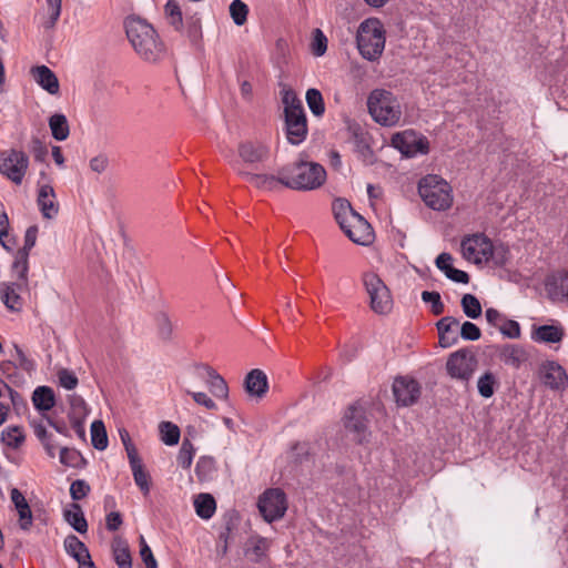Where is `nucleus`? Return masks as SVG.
<instances>
[{"instance_id":"obj_64","label":"nucleus","mask_w":568,"mask_h":568,"mask_svg":"<svg viewBox=\"0 0 568 568\" xmlns=\"http://www.w3.org/2000/svg\"><path fill=\"white\" fill-rule=\"evenodd\" d=\"M486 320L489 324L499 328V325L504 322L505 317L496 308H487L485 312Z\"/></svg>"},{"instance_id":"obj_50","label":"nucleus","mask_w":568,"mask_h":568,"mask_svg":"<svg viewBox=\"0 0 568 568\" xmlns=\"http://www.w3.org/2000/svg\"><path fill=\"white\" fill-rule=\"evenodd\" d=\"M311 50L316 57H322L327 50V38L321 29H315L313 31Z\"/></svg>"},{"instance_id":"obj_56","label":"nucleus","mask_w":568,"mask_h":568,"mask_svg":"<svg viewBox=\"0 0 568 568\" xmlns=\"http://www.w3.org/2000/svg\"><path fill=\"white\" fill-rule=\"evenodd\" d=\"M498 329L503 335L509 338H519L521 334L519 324L513 320L505 318Z\"/></svg>"},{"instance_id":"obj_47","label":"nucleus","mask_w":568,"mask_h":568,"mask_svg":"<svg viewBox=\"0 0 568 568\" xmlns=\"http://www.w3.org/2000/svg\"><path fill=\"white\" fill-rule=\"evenodd\" d=\"M462 307L464 313L470 318H477L481 315L480 302L473 294H465L462 297Z\"/></svg>"},{"instance_id":"obj_14","label":"nucleus","mask_w":568,"mask_h":568,"mask_svg":"<svg viewBox=\"0 0 568 568\" xmlns=\"http://www.w3.org/2000/svg\"><path fill=\"white\" fill-rule=\"evenodd\" d=\"M392 146L397 149L406 156H414L417 153L425 154L428 152V141L419 136L413 130H406L393 134L390 140Z\"/></svg>"},{"instance_id":"obj_34","label":"nucleus","mask_w":568,"mask_h":568,"mask_svg":"<svg viewBox=\"0 0 568 568\" xmlns=\"http://www.w3.org/2000/svg\"><path fill=\"white\" fill-rule=\"evenodd\" d=\"M49 128L57 141H64L70 134V126L65 115L55 113L49 119Z\"/></svg>"},{"instance_id":"obj_23","label":"nucleus","mask_w":568,"mask_h":568,"mask_svg":"<svg viewBox=\"0 0 568 568\" xmlns=\"http://www.w3.org/2000/svg\"><path fill=\"white\" fill-rule=\"evenodd\" d=\"M244 388L250 396L263 398L268 389L267 376L261 369H252L244 379Z\"/></svg>"},{"instance_id":"obj_35","label":"nucleus","mask_w":568,"mask_h":568,"mask_svg":"<svg viewBox=\"0 0 568 568\" xmlns=\"http://www.w3.org/2000/svg\"><path fill=\"white\" fill-rule=\"evenodd\" d=\"M33 405L40 410H49L54 406V394L50 387L40 386L32 395Z\"/></svg>"},{"instance_id":"obj_18","label":"nucleus","mask_w":568,"mask_h":568,"mask_svg":"<svg viewBox=\"0 0 568 568\" xmlns=\"http://www.w3.org/2000/svg\"><path fill=\"white\" fill-rule=\"evenodd\" d=\"M237 152L244 163L253 165L268 158L270 148L261 141H245L240 143Z\"/></svg>"},{"instance_id":"obj_12","label":"nucleus","mask_w":568,"mask_h":568,"mask_svg":"<svg viewBox=\"0 0 568 568\" xmlns=\"http://www.w3.org/2000/svg\"><path fill=\"white\" fill-rule=\"evenodd\" d=\"M477 368V359L468 349H459L450 354L446 362L447 374L457 381L468 383Z\"/></svg>"},{"instance_id":"obj_46","label":"nucleus","mask_w":568,"mask_h":568,"mask_svg":"<svg viewBox=\"0 0 568 568\" xmlns=\"http://www.w3.org/2000/svg\"><path fill=\"white\" fill-rule=\"evenodd\" d=\"M1 374L12 384L20 385L23 383V378L20 375V369L13 359H7L0 363Z\"/></svg>"},{"instance_id":"obj_17","label":"nucleus","mask_w":568,"mask_h":568,"mask_svg":"<svg viewBox=\"0 0 568 568\" xmlns=\"http://www.w3.org/2000/svg\"><path fill=\"white\" fill-rule=\"evenodd\" d=\"M37 204L42 216L47 220H52L59 214L60 205L51 184H39Z\"/></svg>"},{"instance_id":"obj_36","label":"nucleus","mask_w":568,"mask_h":568,"mask_svg":"<svg viewBox=\"0 0 568 568\" xmlns=\"http://www.w3.org/2000/svg\"><path fill=\"white\" fill-rule=\"evenodd\" d=\"M71 406L70 417L74 426H80L88 415V407L84 399L79 395H71L69 397Z\"/></svg>"},{"instance_id":"obj_15","label":"nucleus","mask_w":568,"mask_h":568,"mask_svg":"<svg viewBox=\"0 0 568 568\" xmlns=\"http://www.w3.org/2000/svg\"><path fill=\"white\" fill-rule=\"evenodd\" d=\"M393 394L400 406H409L417 402L420 395L419 384L408 377H397L393 383Z\"/></svg>"},{"instance_id":"obj_51","label":"nucleus","mask_w":568,"mask_h":568,"mask_svg":"<svg viewBox=\"0 0 568 568\" xmlns=\"http://www.w3.org/2000/svg\"><path fill=\"white\" fill-rule=\"evenodd\" d=\"M60 462L68 467H78L82 462V457L78 450L64 447L60 450Z\"/></svg>"},{"instance_id":"obj_33","label":"nucleus","mask_w":568,"mask_h":568,"mask_svg":"<svg viewBox=\"0 0 568 568\" xmlns=\"http://www.w3.org/2000/svg\"><path fill=\"white\" fill-rule=\"evenodd\" d=\"M196 515L203 519H210L216 509L215 499L210 494H200L194 499Z\"/></svg>"},{"instance_id":"obj_1","label":"nucleus","mask_w":568,"mask_h":568,"mask_svg":"<svg viewBox=\"0 0 568 568\" xmlns=\"http://www.w3.org/2000/svg\"><path fill=\"white\" fill-rule=\"evenodd\" d=\"M126 37L135 53L146 62L158 61L164 53V45L154 28L136 17L125 21Z\"/></svg>"},{"instance_id":"obj_31","label":"nucleus","mask_w":568,"mask_h":568,"mask_svg":"<svg viewBox=\"0 0 568 568\" xmlns=\"http://www.w3.org/2000/svg\"><path fill=\"white\" fill-rule=\"evenodd\" d=\"M500 359L514 368H518L527 359V353L518 345H506L499 354Z\"/></svg>"},{"instance_id":"obj_38","label":"nucleus","mask_w":568,"mask_h":568,"mask_svg":"<svg viewBox=\"0 0 568 568\" xmlns=\"http://www.w3.org/2000/svg\"><path fill=\"white\" fill-rule=\"evenodd\" d=\"M497 385V376L491 372H485L477 381L478 393L484 398H490Z\"/></svg>"},{"instance_id":"obj_9","label":"nucleus","mask_w":568,"mask_h":568,"mask_svg":"<svg viewBox=\"0 0 568 568\" xmlns=\"http://www.w3.org/2000/svg\"><path fill=\"white\" fill-rule=\"evenodd\" d=\"M462 256L469 263L481 265L490 261L494 253V244L483 233L466 235L460 242Z\"/></svg>"},{"instance_id":"obj_24","label":"nucleus","mask_w":568,"mask_h":568,"mask_svg":"<svg viewBox=\"0 0 568 568\" xmlns=\"http://www.w3.org/2000/svg\"><path fill=\"white\" fill-rule=\"evenodd\" d=\"M129 463L133 473V478L136 486L141 489L144 495L150 493L151 478L149 473L145 470L141 458L139 457L138 450L130 448Z\"/></svg>"},{"instance_id":"obj_28","label":"nucleus","mask_w":568,"mask_h":568,"mask_svg":"<svg viewBox=\"0 0 568 568\" xmlns=\"http://www.w3.org/2000/svg\"><path fill=\"white\" fill-rule=\"evenodd\" d=\"M459 325L458 320L446 316L440 318L436 326L439 335V344L442 347H450L457 342V327Z\"/></svg>"},{"instance_id":"obj_20","label":"nucleus","mask_w":568,"mask_h":568,"mask_svg":"<svg viewBox=\"0 0 568 568\" xmlns=\"http://www.w3.org/2000/svg\"><path fill=\"white\" fill-rule=\"evenodd\" d=\"M545 290L552 301L568 298V273L559 271L549 275L545 282Z\"/></svg>"},{"instance_id":"obj_5","label":"nucleus","mask_w":568,"mask_h":568,"mask_svg":"<svg viewBox=\"0 0 568 568\" xmlns=\"http://www.w3.org/2000/svg\"><path fill=\"white\" fill-rule=\"evenodd\" d=\"M357 48L363 58L375 61L385 48V30L376 18L366 19L357 30Z\"/></svg>"},{"instance_id":"obj_63","label":"nucleus","mask_w":568,"mask_h":568,"mask_svg":"<svg viewBox=\"0 0 568 568\" xmlns=\"http://www.w3.org/2000/svg\"><path fill=\"white\" fill-rule=\"evenodd\" d=\"M445 275L449 280L457 282V283H463V284H468L469 280H470L468 273H466L465 271L455 268L454 266L450 270H448V273H446Z\"/></svg>"},{"instance_id":"obj_25","label":"nucleus","mask_w":568,"mask_h":568,"mask_svg":"<svg viewBox=\"0 0 568 568\" xmlns=\"http://www.w3.org/2000/svg\"><path fill=\"white\" fill-rule=\"evenodd\" d=\"M197 369L206 375V384L213 396L219 399H226L229 397V387L225 379L213 367L200 365Z\"/></svg>"},{"instance_id":"obj_49","label":"nucleus","mask_w":568,"mask_h":568,"mask_svg":"<svg viewBox=\"0 0 568 568\" xmlns=\"http://www.w3.org/2000/svg\"><path fill=\"white\" fill-rule=\"evenodd\" d=\"M194 456L193 444L189 439H184L178 454V464L187 469L192 465Z\"/></svg>"},{"instance_id":"obj_37","label":"nucleus","mask_w":568,"mask_h":568,"mask_svg":"<svg viewBox=\"0 0 568 568\" xmlns=\"http://www.w3.org/2000/svg\"><path fill=\"white\" fill-rule=\"evenodd\" d=\"M564 337L562 328L554 325L539 326L535 332V338L545 343H558Z\"/></svg>"},{"instance_id":"obj_2","label":"nucleus","mask_w":568,"mask_h":568,"mask_svg":"<svg viewBox=\"0 0 568 568\" xmlns=\"http://www.w3.org/2000/svg\"><path fill=\"white\" fill-rule=\"evenodd\" d=\"M336 222L345 235L355 244L367 246L374 241V231L371 224L353 210L349 202L338 199L333 203Z\"/></svg>"},{"instance_id":"obj_6","label":"nucleus","mask_w":568,"mask_h":568,"mask_svg":"<svg viewBox=\"0 0 568 568\" xmlns=\"http://www.w3.org/2000/svg\"><path fill=\"white\" fill-rule=\"evenodd\" d=\"M418 193L424 203L433 210L445 211L453 204L452 186L436 174H428L419 181Z\"/></svg>"},{"instance_id":"obj_54","label":"nucleus","mask_w":568,"mask_h":568,"mask_svg":"<svg viewBox=\"0 0 568 568\" xmlns=\"http://www.w3.org/2000/svg\"><path fill=\"white\" fill-rule=\"evenodd\" d=\"M422 300L425 303L432 304L433 314L440 315L444 313V304L442 303L440 295L438 292L424 291L422 293Z\"/></svg>"},{"instance_id":"obj_52","label":"nucleus","mask_w":568,"mask_h":568,"mask_svg":"<svg viewBox=\"0 0 568 568\" xmlns=\"http://www.w3.org/2000/svg\"><path fill=\"white\" fill-rule=\"evenodd\" d=\"M62 0H47L48 19L43 22L45 28H52L58 21L61 13Z\"/></svg>"},{"instance_id":"obj_58","label":"nucleus","mask_w":568,"mask_h":568,"mask_svg":"<svg viewBox=\"0 0 568 568\" xmlns=\"http://www.w3.org/2000/svg\"><path fill=\"white\" fill-rule=\"evenodd\" d=\"M460 336L467 341H477L480 338V329L471 322H465L460 327Z\"/></svg>"},{"instance_id":"obj_22","label":"nucleus","mask_w":568,"mask_h":568,"mask_svg":"<svg viewBox=\"0 0 568 568\" xmlns=\"http://www.w3.org/2000/svg\"><path fill=\"white\" fill-rule=\"evenodd\" d=\"M22 282L3 283L0 287L1 301L11 312H20L23 306V300L19 291L27 288Z\"/></svg>"},{"instance_id":"obj_27","label":"nucleus","mask_w":568,"mask_h":568,"mask_svg":"<svg viewBox=\"0 0 568 568\" xmlns=\"http://www.w3.org/2000/svg\"><path fill=\"white\" fill-rule=\"evenodd\" d=\"M31 74L34 81L48 93L57 94L60 90V84L57 75L47 65H37L31 69Z\"/></svg>"},{"instance_id":"obj_11","label":"nucleus","mask_w":568,"mask_h":568,"mask_svg":"<svg viewBox=\"0 0 568 568\" xmlns=\"http://www.w3.org/2000/svg\"><path fill=\"white\" fill-rule=\"evenodd\" d=\"M29 168L28 155L19 150L9 149L0 152V173L11 182L20 185Z\"/></svg>"},{"instance_id":"obj_32","label":"nucleus","mask_w":568,"mask_h":568,"mask_svg":"<svg viewBox=\"0 0 568 568\" xmlns=\"http://www.w3.org/2000/svg\"><path fill=\"white\" fill-rule=\"evenodd\" d=\"M63 516L67 523L78 532H87L88 523L79 504H71L70 508L64 510Z\"/></svg>"},{"instance_id":"obj_10","label":"nucleus","mask_w":568,"mask_h":568,"mask_svg":"<svg viewBox=\"0 0 568 568\" xmlns=\"http://www.w3.org/2000/svg\"><path fill=\"white\" fill-rule=\"evenodd\" d=\"M287 507L286 494L281 488H268L257 499L258 511L268 524L282 519Z\"/></svg>"},{"instance_id":"obj_53","label":"nucleus","mask_w":568,"mask_h":568,"mask_svg":"<svg viewBox=\"0 0 568 568\" xmlns=\"http://www.w3.org/2000/svg\"><path fill=\"white\" fill-rule=\"evenodd\" d=\"M140 557L145 568H158V561L143 536H140Z\"/></svg>"},{"instance_id":"obj_62","label":"nucleus","mask_w":568,"mask_h":568,"mask_svg":"<svg viewBox=\"0 0 568 568\" xmlns=\"http://www.w3.org/2000/svg\"><path fill=\"white\" fill-rule=\"evenodd\" d=\"M436 266L444 273L453 267V256L449 253H440L436 258Z\"/></svg>"},{"instance_id":"obj_3","label":"nucleus","mask_w":568,"mask_h":568,"mask_svg":"<svg viewBox=\"0 0 568 568\" xmlns=\"http://www.w3.org/2000/svg\"><path fill=\"white\" fill-rule=\"evenodd\" d=\"M367 110L372 119L385 128L399 125L404 118L399 98L386 89H374L369 92Z\"/></svg>"},{"instance_id":"obj_21","label":"nucleus","mask_w":568,"mask_h":568,"mask_svg":"<svg viewBox=\"0 0 568 568\" xmlns=\"http://www.w3.org/2000/svg\"><path fill=\"white\" fill-rule=\"evenodd\" d=\"M10 499L18 513L19 527L24 531L29 530L33 524V516L26 497L18 488H11Z\"/></svg>"},{"instance_id":"obj_59","label":"nucleus","mask_w":568,"mask_h":568,"mask_svg":"<svg viewBox=\"0 0 568 568\" xmlns=\"http://www.w3.org/2000/svg\"><path fill=\"white\" fill-rule=\"evenodd\" d=\"M496 265H505L509 260V248L503 244L494 246L491 258Z\"/></svg>"},{"instance_id":"obj_8","label":"nucleus","mask_w":568,"mask_h":568,"mask_svg":"<svg viewBox=\"0 0 568 568\" xmlns=\"http://www.w3.org/2000/svg\"><path fill=\"white\" fill-rule=\"evenodd\" d=\"M362 283L369 297V306L376 313L386 315L393 310V297L384 281L374 272H365Z\"/></svg>"},{"instance_id":"obj_29","label":"nucleus","mask_w":568,"mask_h":568,"mask_svg":"<svg viewBox=\"0 0 568 568\" xmlns=\"http://www.w3.org/2000/svg\"><path fill=\"white\" fill-rule=\"evenodd\" d=\"M271 547V540L261 537V536H253L247 541V549L246 555L253 560V561H261L267 554L268 549Z\"/></svg>"},{"instance_id":"obj_45","label":"nucleus","mask_w":568,"mask_h":568,"mask_svg":"<svg viewBox=\"0 0 568 568\" xmlns=\"http://www.w3.org/2000/svg\"><path fill=\"white\" fill-rule=\"evenodd\" d=\"M305 98L311 112L316 116H322L325 112L322 93L317 89H308Z\"/></svg>"},{"instance_id":"obj_39","label":"nucleus","mask_w":568,"mask_h":568,"mask_svg":"<svg viewBox=\"0 0 568 568\" xmlns=\"http://www.w3.org/2000/svg\"><path fill=\"white\" fill-rule=\"evenodd\" d=\"M164 14L170 26H172L176 31H182L183 29V18L180 6L174 0H169L164 6Z\"/></svg>"},{"instance_id":"obj_61","label":"nucleus","mask_w":568,"mask_h":568,"mask_svg":"<svg viewBox=\"0 0 568 568\" xmlns=\"http://www.w3.org/2000/svg\"><path fill=\"white\" fill-rule=\"evenodd\" d=\"M193 398V400L201 406H204L206 409L214 410L216 409V404L212 398H210L205 393L203 392H187Z\"/></svg>"},{"instance_id":"obj_26","label":"nucleus","mask_w":568,"mask_h":568,"mask_svg":"<svg viewBox=\"0 0 568 568\" xmlns=\"http://www.w3.org/2000/svg\"><path fill=\"white\" fill-rule=\"evenodd\" d=\"M239 174L246 178V180L255 187L267 191H275L283 185L284 168L280 170L278 176L268 174H253L244 171H239Z\"/></svg>"},{"instance_id":"obj_60","label":"nucleus","mask_w":568,"mask_h":568,"mask_svg":"<svg viewBox=\"0 0 568 568\" xmlns=\"http://www.w3.org/2000/svg\"><path fill=\"white\" fill-rule=\"evenodd\" d=\"M38 226L32 225L29 226L24 234V244L23 247L19 251H26L27 254L31 251V248L36 245L37 237H38Z\"/></svg>"},{"instance_id":"obj_48","label":"nucleus","mask_w":568,"mask_h":568,"mask_svg":"<svg viewBox=\"0 0 568 568\" xmlns=\"http://www.w3.org/2000/svg\"><path fill=\"white\" fill-rule=\"evenodd\" d=\"M230 14L236 26H243L247 20L248 8L242 0H233L230 4Z\"/></svg>"},{"instance_id":"obj_57","label":"nucleus","mask_w":568,"mask_h":568,"mask_svg":"<svg viewBox=\"0 0 568 568\" xmlns=\"http://www.w3.org/2000/svg\"><path fill=\"white\" fill-rule=\"evenodd\" d=\"M58 377L60 385L67 389H73L78 385V377L69 369H60Z\"/></svg>"},{"instance_id":"obj_19","label":"nucleus","mask_w":568,"mask_h":568,"mask_svg":"<svg viewBox=\"0 0 568 568\" xmlns=\"http://www.w3.org/2000/svg\"><path fill=\"white\" fill-rule=\"evenodd\" d=\"M64 548L78 561L79 568H95L87 546L77 536H68L64 539Z\"/></svg>"},{"instance_id":"obj_4","label":"nucleus","mask_w":568,"mask_h":568,"mask_svg":"<svg viewBox=\"0 0 568 568\" xmlns=\"http://www.w3.org/2000/svg\"><path fill=\"white\" fill-rule=\"evenodd\" d=\"M326 180L325 169L315 162L300 161L284 168V186L298 190L311 191L318 189Z\"/></svg>"},{"instance_id":"obj_42","label":"nucleus","mask_w":568,"mask_h":568,"mask_svg":"<svg viewBox=\"0 0 568 568\" xmlns=\"http://www.w3.org/2000/svg\"><path fill=\"white\" fill-rule=\"evenodd\" d=\"M91 442L94 448L103 450L108 446V435L102 420H94L91 425Z\"/></svg>"},{"instance_id":"obj_30","label":"nucleus","mask_w":568,"mask_h":568,"mask_svg":"<svg viewBox=\"0 0 568 568\" xmlns=\"http://www.w3.org/2000/svg\"><path fill=\"white\" fill-rule=\"evenodd\" d=\"M112 552L119 568H132V557L128 542L121 537L112 541Z\"/></svg>"},{"instance_id":"obj_13","label":"nucleus","mask_w":568,"mask_h":568,"mask_svg":"<svg viewBox=\"0 0 568 568\" xmlns=\"http://www.w3.org/2000/svg\"><path fill=\"white\" fill-rule=\"evenodd\" d=\"M344 427L353 434V439L358 444L369 440L368 420L365 410L361 406H349L344 415Z\"/></svg>"},{"instance_id":"obj_16","label":"nucleus","mask_w":568,"mask_h":568,"mask_svg":"<svg viewBox=\"0 0 568 568\" xmlns=\"http://www.w3.org/2000/svg\"><path fill=\"white\" fill-rule=\"evenodd\" d=\"M542 384L550 389L560 390L568 386V376L565 369L555 362H546L539 368Z\"/></svg>"},{"instance_id":"obj_55","label":"nucleus","mask_w":568,"mask_h":568,"mask_svg":"<svg viewBox=\"0 0 568 568\" xmlns=\"http://www.w3.org/2000/svg\"><path fill=\"white\" fill-rule=\"evenodd\" d=\"M90 493V485L83 479L74 480L70 486V495L73 500H80Z\"/></svg>"},{"instance_id":"obj_44","label":"nucleus","mask_w":568,"mask_h":568,"mask_svg":"<svg viewBox=\"0 0 568 568\" xmlns=\"http://www.w3.org/2000/svg\"><path fill=\"white\" fill-rule=\"evenodd\" d=\"M12 357L20 371L27 373L29 376L32 374L36 368L34 361L28 357L24 351L16 343L13 344Z\"/></svg>"},{"instance_id":"obj_7","label":"nucleus","mask_w":568,"mask_h":568,"mask_svg":"<svg viewBox=\"0 0 568 568\" xmlns=\"http://www.w3.org/2000/svg\"><path fill=\"white\" fill-rule=\"evenodd\" d=\"M287 140L292 144L301 143L307 134L306 115L301 100L292 90L283 94Z\"/></svg>"},{"instance_id":"obj_40","label":"nucleus","mask_w":568,"mask_h":568,"mask_svg":"<svg viewBox=\"0 0 568 568\" xmlns=\"http://www.w3.org/2000/svg\"><path fill=\"white\" fill-rule=\"evenodd\" d=\"M1 439L8 447L17 449L23 444L26 435L21 427L10 426L2 432Z\"/></svg>"},{"instance_id":"obj_41","label":"nucleus","mask_w":568,"mask_h":568,"mask_svg":"<svg viewBox=\"0 0 568 568\" xmlns=\"http://www.w3.org/2000/svg\"><path fill=\"white\" fill-rule=\"evenodd\" d=\"M29 254L26 251H18L12 265L13 271L17 273L18 282H22L28 286V271H29Z\"/></svg>"},{"instance_id":"obj_43","label":"nucleus","mask_w":568,"mask_h":568,"mask_svg":"<svg viewBox=\"0 0 568 568\" xmlns=\"http://www.w3.org/2000/svg\"><path fill=\"white\" fill-rule=\"evenodd\" d=\"M161 439L165 445L173 446L180 440V428L171 422H162L159 426Z\"/></svg>"}]
</instances>
